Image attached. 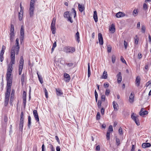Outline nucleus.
Wrapping results in <instances>:
<instances>
[{
    "label": "nucleus",
    "instance_id": "6",
    "mask_svg": "<svg viewBox=\"0 0 151 151\" xmlns=\"http://www.w3.org/2000/svg\"><path fill=\"white\" fill-rule=\"evenodd\" d=\"M136 114L134 113H132L131 115V117L132 119L133 120L137 126L140 125L139 120L138 119L139 116H136Z\"/></svg>",
    "mask_w": 151,
    "mask_h": 151
},
{
    "label": "nucleus",
    "instance_id": "10",
    "mask_svg": "<svg viewBox=\"0 0 151 151\" xmlns=\"http://www.w3.org/2000/svg\"><path fill=\"white\" fill-rule=\"evenodd\" d=\"M20 42H22L23 40L24 36V27L23 25H22L20 32Z\"/></svg>",
    "mask_w": 151,
    "mask_h": 151
},
{
    "label": "nucleus",
    "instance_id": "8",
    "mask_svg": "<svg viewBox=\"0 0 151 151\" xmlns=\"http://www.w3.org/2000/svg\"><path fill=\"white\" fill-rule=\"evenodd\" d=\"M64 50L66 53H72L75 51V49L73 47L68 46L65 47Z\"/></svg>",
    "mask_w": 151,
    "mask_h": 151
},
{
    "label": "nucleus",
    "instance_id": "27",
    "mask_svg": "<svg viewBox=\"0 0 151 151\" xmlns=\"http://www.w3.org/2000/svg\"><path fill=\"white\" fill-rule=\"evenodd\" d=\"M78 8L80 12H82L83 10H84V8L82 5H81L80 4H78Z\"/></svg>",
    "mask_w": 151,
    "mask_h": 151
},
{
    "label": "nucleus",
    "instance_id": "57",
    "mask_svg": "<svg viewBox=\"0 0 151 151\" xmlns=\"http://www.w3.org/2000/svg\"><path fill=\"white\" fill-rule=\"evenodd\" d=\"M66 64L68 66V67H71L73 66V63H66Z\"/></svg>",
    "mask_w": 151,
    "mask_h": 151
},
{
    "label": "nucleus",
    "instance_id": "29",
    "mask_svg": "<svg viewBox=\"0 0 151 151\" xmlns=\"http://www.w3.org/2000/svg\"><path fill=\"white\" fill-rule=\"evenodd\" d=\"M88 77H89L91 75V71L90 70L89 63H88Z\"/></svg>",
    "mask_w": 151,
    "mask_h": 151
},
{
    "label": "nucleus",
    "instance_id": "14",
    "mask_svg": "<svg viewBox=\"0 0 151 151\" xmlns=\"http://www.w3.org/2000/svg\"><path fill=\"white\" fill-rule=\"evenodd\" d=\"M23 101L24 105L25 106L26 102V93L24 91L23 93Z\"/></svg>",
    "mask_w": 151,
    "mask_h": 151
},
{
    "label": "nucleus",
    "instance_id": "17",
    "mask_svg": "<svg viewBox=\"0 0 151 151\" xmlns=\"http://www.w3.org/2000/svg\"><path fill=\"white\" fill-rule=\"evenodd\" d=\"M113 105L115 111H117L119 109V106L114 101L113 102Z\"/></svg>",
    "mask_w": 151,
    "mask_h": 151
},
{
    "label": "nucleus",
    "instance_id": "18",
    "mask_svg": "<svg viewBox=\"0 0 151 151\" xmlns=\"http://www.w3.org/2000/svg\"><path fill=\"white\" fill-rule=\"evenodd\" d=\"M55 90L57 96H60L63 94V93L62 92L61 90L59 88H56Z\"/></svg>",
    "mask_w": 151,
    "mask_h": 151
},
{
    "label": "nucleus",
    "instance_id": "3",
    "mask_svg": "<svg viewBox=\"0 0 151 151\" xmlns=\"http://www.w3.org/2000/svg\"><path fill=\"white\" fill-rule=\"evenodd\" d=\"M37 0H31L30 4L29 9V14L30 16H33L34 14V11L35 9V2Z\"/></svg>",
    "mask_w": 151,
    "mask_h": 151
},
{
    "label": "nucleus",
    "instance_id": "33",
    "mask_svg": "<svg viewBox=\"0 0 151 151\" xmlns=\"http://www.w3.org/2000/svg\"><path fill=\"white\" fill-rule=\"evenodd\" d=\"M23 13L19 12L18 14V18L19 21H21L22 19Z\"/></svg>",
    "mask_w": 151,
    "mask_h": 151
},
{
    "label": "nucleus",
    "instance_id": "32",
    "mask_svg": "<svg viewBox=\"0 0 151 151\" xmlns=\"http://www.w3.org/2000/svg\"><path fill=\"white\" fill-rule=\"evenodd\" d=\"M75 37L76 39L78 41V42L80 41V36H79V33L78 32H77L75 35Z\"/></svg>",
    "mask_w": 151,
    "mask_h": 151
},
{
    "label": "nucleus",
    "instance_id": "13",
    "mask_svg": "<svg viewBox=\"0 0 151 151\" xmlns=\"http://www.w3.org/2000/svg\"><path fill=\"white\" fill-rule=\"evenodd\" d=\"M33 114L35 120L37 122H38L39 119L37 110H34L33 111Z\"/></svg>",
    "mask_w": 151,
    "mask_h": 151
},
{
    "label": "nucleus",
    "instance_id": "36",
    "mask_svg": "<svg viewBox=\"0 0 151 151\" xmlns=\"http://www.w3.org/2000/svg\"><path fill=\"white\" fill-rule=\"evenodd\" d=\"M116 60V57L115 55H112L111 56V61L113 63H114Z\"/></svg>",
    "mask_w": 151,
    "mask_h": 151
},
{
    "label": "nucleus",
    "instance_id": "28",
    "mask_svg": "<svg viewBox=\"0 0 151 151\" xmlns=\"http://www.w3.org/2000/svg\"><path fill=\"white\" fill-rule=\"evenodd\" d=\"M123 13L122 12H119L116 14V16L117 18H119L124 16Z\"/></svg>",
    "mask_w": 151,
    "mask_h": 151
},
{
    "label": "nucleus",
    "instance_id": "31",
    "mask_svg": "<svg viewBox=\"0 0 151 151\" xmlns=\"http://www.w3.org/2000/svg\"><path fill=\"white\" fill-rule=\"evenodd\" d=\"M102 78L106 79L107 78V73L106 71H104L103 73V75L102 77Z\"/></svg>",
    "mask_w": 151,
    "mask_h": 151
},
{
    "label": "nucleus",
    "instance_id": "45",
    "mask_svg": "<svg viewBox=\"0 0 151 151\" xmlns=\"http://www.w3.org/2000/svg\"><path fill=\"white\" fill-rule=\"evenodd\" d=\"M110 132H109V131H107L106 133V139L108 140H109L110 139Z\"/></svg>",
    "mask_w": 151,
    "mask_h": 151
},
{
    "label": "nucleus",
    "instance_id": "11",
    "mask_svg": "<svg viewBox=\"0 0 151 151\" xmlns=\"http://www.w3.org/2000/svg\"><path fill=\"white\" fill-rule=\"evenodd\" d=\"M12 83H7L6 86L7 89L6 93H10Z\"/></svg>",
    "mask_w": 151,
    "mask_h": 151
},
{
    "label": "nucleus",
    "instance_id": "64",
    "mask_svg": "<svg viewBox=\"0 0 151 151\" xmlns=\"http://www.w3.org/2000/svg\"><path fill=\"white\" fill-rule=\"evenodd\" d=\"M56 150L57 151H60V146H58L56 147Z\"/></svg>",
    "mask_w": 151,
    "mask_h": 151
},
{
    "label": "nucleus",
    "instance_id": "35",
    "mask_svg": "<svg viewBox=\"0 0 151 151\" xmlns=\"http://www.w3.org/2000/svg\"><path fill=\"white\" fill-rule=\"evenodd\" d=\"M31 118L30 116H28V126L29 128L30 126L31 125Z\"/></svg>",
    "mask_w": 151,
    "mask_h": 151
},
{
    "label": "nucleus",
    "instance_id": "15",
    "mask_svg": "<svg viewBox=\"0 0 151 151\" xmlns=\"http://www.w3.org/2000/svg\"><path fill=\"white\" fill-rule=\"evenodd\" d=\"M140 115L141 116L144 115L148 114V111H147L145 110L144 108H142L139 112Z\"/></svg>",
    "mask_w": 151,
    "mask_h": 151
},
{
    "label": "nucleus",
    "instance_id": "61",
    "mask_svg": "<svg viewBox=\"0 0 151 151\" xmlns=\"http://www.w3.org/2000/svg\"><path fill=\"white\" fill-rule=\"evenodd\" d=\"M55 139L57 141L58 143L60 144V140L58 136H55Z\"/></svg>",
    "mask_w": 151,
    "mask_h": 151
},
{
    "label": "nucleus",
    "instance_id": "44",
    "mask_svg": "<svg viewBox=\"0 0 151 151\" xmlns=\"http://www.w3.org/2000/svg\"><path fill=\"white\" fill-rule=\"evenodd\" d=\"M113 131V127L112 125H110L107 131H109L110 132H112Z\"/></svg>",
    "mask_w": 151,
    "mask_h": 151
},
{
    "label": "nucleus",
    "instance_id": "56",
    "mask_svg": "<svg viewBox=\"0 0 151 151\" xmlns=\"http://www.w3.org/2000/svg\"><path fill=\"white\" fill-rule=\"evenodd\" d=\"M67 18L68 19V21L70 22L71 23L73 22V21L71 19V16H70Z\"/></svg>",
    "mask_w": 151,
    "mask_h": 151
},
{
    "label": "nucleus",
    "instance_id": "54",
    "mask_svg": "<svg viewBox=\"0 0 151 151\" xmlns=\"http://www.w3.org/2000/svg\"><path fill=\"white\" fill-rule=\"evenodd\" d=\"M143 9L145 10H146L147 9V4L145 3H144L143 5Z\"/></svg>",
    "mask_w": 151,
    "mask_h": 151
},
{
    "label": "nucleus",
    "instance_id": "55",
    "mask_svg": "<svg viewBox=\"0 0 151 151\" xmlns=\"http://www.w3.org/2000/svg\"><path fill=\"white\" fill-rule=\"evenodd\" d=\"M145 27L144 25H143L142 26L141 29V31L145 33Z\"/></svg>",
    "mask_w": 151,
    "mask_h": 151
},
{
    "label": "nucleus",
    "instance_id": "19",
    "mask_svg": "<svg viewBox=\"0 0 151 151\" xmlns=\"http://www.w3.org/2000/svg\"><path fill=\"white\" fill-rule=\"evenodd\" d=\"M109 30L112 33H114L115 32V25L114 24H111L110 27H109Z\"/></svg>",
    "mask_w": 151,
    "mask_h": 151
},
{
    "label": "nucleus",
    "instance_id": "41",
    "mask_svg": "<svg viewBox=\"0 0 151 151\" xmlns=\"http://www.w3.org/2000/svg\"><path fill=\"white\" fill-rule=\"evenodd\" d=\"M37 75L38 76V77L39 79L40 82V83H42L43 82V81H42V78H41L40 76L38 74V72L37 73Z\"/></svg>",
    "mask_w": 151,
    "mask_h": 151
},
{
    "label": "nucleus",
    "instance_id": "58",
    "mask_svg": "<svg viewBox=\"0 0 151 151\" xmlns=\"http://www.w3.org/2000/svg\"><path fill=\"white\" fill-rule=\"evenodd\" d=\"M105 99V96L104 95H102L101 96V100L103 101H104Z\"/></svg>",
    "mask_w": 151,
    "mask_h": 151
},
{
    "label": "nucleus",
    "instance_id": "22",
    "mask_svg": "<svg viewBox=\"0 0 151 151\" xmlns=\"http://www.w3.org/2000/svg\"><path fill=\"white\" fill-rule=\"evenodd\" d=\"M93 17L95 22H97L98 21V17L97 12L96 11H94Z\"/></svg>",
    "mask_w": 151,
    "mask_h": 151
},
{
    "label": "nucleus",
    "instance_id": "46",
    "mask_svg": "<svg viewBox=\"0 0 151 151\" xmlns=\"http://www.w3.org/2000/svg\"><path fill=\"white\" fill-rule=\"evenodd\" d=\"M110 90L109 89H107L105 92V95L106 96H108L110 93Z\"/></svg>",
    "mask_w": 151,
    "mask_h": 151
},
{
    "label": "nucleus",
    "instance_id": "4",
    "mask_svg": "<svg viewBox=\"0 0 151 151\" xmlns=\"http://www.w3.org/2000/svg\"><path fill=\"white\" fill-rule=\"evenodd\" d=\"M24 60L22 56H21L19 65V73L20 75L22 73V70L24 65Z\"/></svg>",
    "mask_w": 151,
    "mask_h": 151
},
{
    "label": "nucleus",
    "instance_id": "12",
    "mask_svg": "<svg viewBox=\"0 0 151 151\" xmlns=\"http://www.w3.org/2000/svg\"><path fill=\"white\" fill-rule=\"evenodd\" d=\"M98 39L100 45H102L103 44V40L102 35L101 33H99L98 34Z\"/></svg>",
    "mask_w": 151,
    "mask_h": 151
},
{
    "label": "nucleus",
    "instance_id": "43",
    "mask_svg": "<svg viewBox=\"0 0 151 151\" xmlns=\"http://www.w3.org/2000/svg\"><path fill=\"white\" fill-rule=\"evenodd\" d=\"M9 99H5V102H4V105L5 106H6L8 104Z\"/></svg>",
    "mask_w": 151,
    "mask_h": 151
},
{
    "label": "nucleus",
    "instance_id": "1",
    "mask_svg": "<svg viewBox=\"0 0 151 151\" xmlns=\"http://www.w3.org/2000/svg\"><path fill=\"white\" fill-rule=\"evenodd\" d=\"M19 48V42H16L15 45L12 47L11 51L10 59L13 63L15 60V54L16 55L18 54Z\"/></svg>",
    "mask_w": 151,
    "mask_h": 151
},
{
    "label": "nucleus",
    "instance_id": "60",
    "mask_svg": "<svg viewBox=\"0 0 151 151\" xmlns=\"http://www.w3.org/2000/svg\"><path fill=\"white\" fill-rule=\"evenodd\" d=\"M101 111L102 115H104V109L103 108L101 109Z\"/></svg>",
    "mask_w": 151,
    "mask_h": 151
},
{
    "label": "nucleus",
    "instance_id": "47",
    "mask_svg": "<svg viewBox=\"0 0 151 151\" xmlns=\"http://www.w3.org/2000/svg\"><path fill=\"white\" fill-rule=\"evenodd\" d=\"M112 47L110 45H109L107 47V51L108 52H110L111 51Z\"/></svg>",
    "mask_w": 151,
    "mask_h": 151
},
{
    "label": "nucleus",
    "instance_id": "20",
    "mask_svg": "<svg viewBox=\"0 0 151 151\" xmlns=\"http://www.w3.org/2000/svg\"><path fill=\"white\" fill-rule=\"evenodd\" d=\"M134 98V95L132 93L130 94L129 97V102L130 103H132L133 102Z\"/></svg>",
    "mask_w": 151,
    "mask_h": 151
},
{
    "label": "nucleus",
    "instance_id": "30",
    "mask_svg": "<svg viewBox=\"0 0 151 151\" xmlns=\"http://www.w3.org/2000/svg\"><path fill=\"white\" fill-rule=\"evenodd\" d=\"M5 49L6 47L4 46L3 45L1 51L0 55H3Z\"/></svg>",
    "mask_w": 151,
    "mask_h": 151
},
{
    "label": "nucleus",
    "instance_id": "2",
    "mask_svg": "<svg viewBox=\"0 0 151 151\" xmlns=\"http://www.w3.org/2000/svg\"><path fill=\"white\" fill-rule=\"evenodd\" d=\"M15 62V60H14L13 63L12 60H11L10 64L8 65L6 74V80L7 83H12V77H11V73L13 69V65L14 64Z\"/></svg>",
    "mask_w": 151,
    "mask_h": 151
},
{
    "label": "nucleus",
    "instance_id": "50",
    "mask_svg": "<svg viewBox=\"0 0 151 151\" xmlns=\"http://www.w3.org/2000/svg\"><path fill=\"white\" fill-rule=\"evenodd\" d=\"M120 60L123 63H125L126 64V62L125 60L124 59L123 56H121V57Z\"/></svg>",
    "mask_w": 151,
    "mask_h": 151
},
{
    "label": "nucleus",
    "instance_id": "26",
    "mask_svg": "<svg viewBox=\"0 0 151 151\" xmlns=\"http://www.w3.org/2000/svg\"><path fill=\"white\" fill-rule=\"evenodd\" d=\"M151 146V144L149 143H143L142 144V146L143 148H145L146 147H150Z\"/></svg>",
    "mask_w": 151,
    "mask_h": 151
},
{
    "label": "nucleus",
    "instance_id": "59",
    "mask_svg": "<svg viewBox=\"0 0 151 151\" xmlns=\"http://www.w3.org/2000/svg\"><path fill=\"white\" fill-rule=\"evenodd\" d=\"M44 91H45V96L47 98V97H48L47 92V91L46 89L45 88Z\"/></svg>",
    "mask_w": 151,
    "mask_h": 151
},
{
    "label": "nucleus",
    "instance_id": "53",
    "mask_svg": "<svg viewBox=\"0 0 151 151\" xmlns=\"http://www.w3.org/2000/svg\"><path fill=\"white\" fill-rule=\"evenodd\" d=\"M124 47L125 49H126L127 48L128 43L126 41L124 40Z\"/></svg>",
    "mask_w": 151,
    "mask_h": 151
},
{
    "label": "nucleus",
    "instance_id": "37",
    "mask_svg": "<svg viewBox=\"0 0 151 151\" xmlns=\"http://www.w3.org/2000/svg\"><path fill=\"white\" fill-rule=\"evenodd\" d=\"M10 33H14V27L12 24H11V25Z\"/></svg>",
    "mask_w": 151,
    "mask_h": 151
},
{
    "label": "nucleus",
    "instance_id": "25",
    "mask_svg": "<svg viewBox=\"0 0 151 151\" xmlns=\"http://www.w3.org/2000/svg\"><path fill=\"white\" fill-rule=\"evenodd\" d=\"M10 40L11 42H12L14 39L15 36L14 33H10Z\"/></svg>",
    "mask_w": 151,
    "mask_h": 151
},
{
    "label": "nucleus",
    "instance_id": "40",
    "mask_svg": "<svg viewBox=\"0 0 151 151\" xmlns=\"http://www.w3.org/2000/svg\"><path fill=\"white\" fill-rule=\"evenodd\" d=\"M135 39V43L137 45L138 44L139 40V39L137 35H136L135 37L134 38Z\"/></svg>",
    "mask_w": 151,
    "mask_h": 151
},
{
    "label": "nucleus",
    "instance_id": "42",
    "mask_svg": "<svg viewBox=\"0 0 151 151\" xmlns=\"http://www.w3.org/2000/svg\"><path fill=\"white\" fill-rule=\"evenodd\" d=\"M94 93H95V97L96 101L97 102V101L98 95L97 93L96 92V90H95V91Z\"/></svg>",
    "mask_w": 151,
    "mask_h": 151
},
{
    "label": "nucleus",
    "instance_id": "34",
    "mask_svg": "<svg viewBox=\"0 0 151 151\" xmlns=\"http://www.w3.org/2000/svg\"><path fill=\"white\" fill-rule=\"evenodd\" d=\"M48 147L50 148L51 151H55V148L53 147L52 145L50 144L48 145Z\"/></svg>",
    "mask_w": 151,
    "mask_h": 151
},
{
    "label": "nucleus",
    "instance_id": "63",
    "mask_svg": "<svg viewBox=\"0 0 151 151\" xmlns=\"http://www.w3.org/2000/svg\"><path fill=\"white\" fill-rule=\"evenodd\" d=\"M96 150L97 151H99L100 150V147L99 145H97L96 147Z\"/></svg>",
    "mask_w": 151,
    "mask_h": 151
},
{
    "label": "nucleus",
    "instance_id": "7",
    "mask_svg": "<svg viewBox=\"0 0 151 151\" xmlns=\"http://www.w3.org/2000/svg\"><path fill=\"white\" fill-rule=\"evenodd\" d=\"M56 20V18L54 17L52 20L51 24V30L53 34H55V24Z\"/></svg>",
    "mask_w": 151,
    "mask_h": 151
},
{
    "label": "nucleus",
    "instance_id": "9",
    "mask_svg": "<svg viewBox=\"0 0 151 151\" xmlns=\"http://www.w3.org/2000/svg\"><path fill=\"white\" fill-rule=\"evenodd\" d=\"M24 114L23 112H22L20 115V119L19 123L20 130L22 131L23 130V125L24 124Z\"/></svg>",
    "mask_w": 151,
    "mask_h": 151
},
{
    "label": "nucleus",
    "instance_id": "39",
    "mask_svg": "<svg viewBox=\"0 0 151 151\" xmlns=\"http://www.w3.org/2000/svg\"><path fill=\"white\" fill-rule=\"evenodd\" d=\"M138 12L137 10L134 9L133 12V14L134 16H136L138 14Z\"/></svg>",
    "mask_w": 151,
    "mask_h": 151
},
{
    "label": "nucleus",
    "instance_id": "21",
    "mask_svg": "<svg viewBox=\"0 0 151 151\" xmlns=\"http://www.w3.org/2000/svg\"><path fill=\"white\" fill-rule=\"evenodd\" d=\"M64 77L65 78V81L67 82H68L70 79V77L69 75L67 73L64 74Z\"/></svg>",
    "mask_w": 151,
    "mask_h": 151
},
{
    "label": "nucleus",
    "instance_id": "16",
    "mask_svg": "<svg viewBox=\"0 0 151 151\" xmlns=\"http://www.w3.org/2000/svg\"><path fill=\"white\" fill-rule=\"evenodd\" d=\"M117 82L118 83H120L122 80V77L121 76V72H119L117 75Z\"/></svg>",
    "mask_w": 151,
    "mask_h": 151
},
{
    "label": "nucleus",
    "instance_id": "62",
    "mask_svg": "<svg viewBox=\"0 0 151 151\" xmlns=\"http://www.w3.org/2000/svg\"><path fill=\"white\" fill-rule=\"evenodd\" d=\"M42 151H45V147L44 144H43L42 146Z\"/></svg>",
    "mask_w": 151,
    "mask_h": 151
},
{
    "label": "nucleus",
    "instance_id": "51",
    "mask_svg": "<svg viewBox=\"0 0 151 151\" xmlns=\"http://www.w3.org/2000/svg\"><path fill=\"white\" fill-rule=\"evenodd\" d=\"M10 94V93H6L5 94V98L9 99Z\"/></svg>",
    "mask_w": 151,
    "mask_h": 151
},
{
    "label": "nucleus",
    "instance_id": "49",
    "mask_svg": "<svg viewBox=\"0 0 151 151\" xmlns=\"http://www.w3.org/2000/svg\"><path fill=\"white\" fill-rule=\"evenodd\" d=\"M118 132L120 135H121L123 134V131L121 127H120L119 128L118 130Z\"/></svg>",
    "mask_w": 151,
    "mask_h": 151
},
{
    "label": "nucleus",
    "instance_id": "24",
    "mask_svg": "<svg viewBox=\"0 0 151 151\" xmlns=\"http://www.w3.org/2000/svg\"><path fill=\"white\" fill-rule=\"evenodd\" d=\"M115 138L116 139V144L117 147H119L120 144V140L116 136L115 137Z\"/></svg>",
    "mask_w": 151,
    "mask_h": 151
},
{
    "label": "nucleus",
    "instance_id": "48",
    "mask_svg": "<svg viewBox=\"0 0 151 151\" xmlns=\"http://www.w3.org/2000/svg\"><path fill=\"white\" fill-rule=\"evenodd\" d=\"M100 113L99 112H98L97 113V115L96 116V119L97 120H99V119H100Z\"/></svg>",
    "mask_w": 151,
    "mask_h": 151
},
{
    "label": "nucleus",
    "instance_id": "52",
    "mask_svg": "<svg viewBox=\"0 0 151 151\" xmlns=\"http://www.w3.org/2000/svg\"><path fill=\"white\" fill-rule=\"evenodd\" d=\"M101 101L99 100L98 101L97 105L99 108H100L101 106Z\"/></svg>",
    "mask_w": 151,
    "mask_h": 151
},
{
    "label": "nucleus",
    "instance_id": "23",
    "mask_svg": "<svg viewBox=\"0 0 151 151\" xmlns=\"http://www.w3.org/2000/svg\"><path fill=\"white\" fill-rule=\"evenodd\" d=\"M140 78L139 76H137L136 78L135 82L136 84L137 85V86H139L140 83Z\"/></svg>",
    "mask_w": 151,
    "mask_h": 151
},
{
    "label": "nucleus",
    "instance_id": "38",
    "mask_svg": "<svg viewBox=\"0 0 151 151\" xmlns=\"http://www.w3.org/2000/svg\"><path fill=\"white\" fill-rule=\"evenodd\" d=\"M24 78H25V76L24 74H23L22 75V77L21 78V82L22 84L24 82Z\"/></svg>",
    "mask_w": 151,
    "mask_h": 151
},
{
    "label": "nucleus",
    "instance_id": "5",
    "mask_svg": "<svg viewBox=\"0 0 151 151\" xmlns=\"http://www.w3.org/2000/svg\"><path fill=\"white\" fill-rule=\"evenodd\" d=\"M73 12L72 13H69V12L67 11L65 12L64 14V17L65 18H68L70 16H72V14H74V18H75L76 16V12L75 9L74 8L72 9Z\"/></svg>",
    "mask_w": 151,
    "mask_h": 151
}]
</instances>
